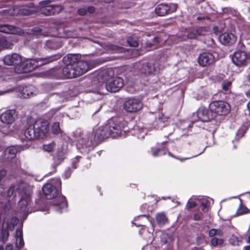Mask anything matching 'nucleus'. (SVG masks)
I'll return each instance as SVG.
<instances>
[{
  "label": "nucleus",
  "mask_w": 250,
  "mask_h": 250,
  "mask_svg": "<svg viewBox=\"0 0 250 250\" xmlns=\"http://www.w3.org/2000/svg\"><path fill=\"white\" fill-rule=\"evenodd\" d=\"M66 64L65 72L67 79L78 77L86 73L89 68L86 62L81 60L79 54H68L63 58Z\"/></svg>",
  "instance_id": "obj_1"
},
{
  "label": "nucleus",
  "mask_w": 250,
  "mask_h": 250,
  "mask_svg": "<svg viewBox=\"0 0 250 250\" xmlns=\"http://www.w3.org/2000/svg\"><path fill=\"white\" fill-rule=\"evenodd\" d=\"M62 184L60 179H52L51 183H47L42 187V192L45 197L49 200L56 197L58 194L57 188Z\"/></svg>",
  "instance_id": "obj_2"
},
{
  "label": "nucleus",
  "mask_w": 250,
  "mask_h": 250,
  "mask_svg": "<svg viewBox=\"0 0 250 250\" xmlns=\"http://www.w3.org/2000/svg\"><path fill=\"white\" fill-rule=\"evenodd\" d=\"M209 110L212 112L213 114H218L219 115H227L230 110L229 104L223 101H215L212 102L209 106Z\"/></svg>",
  "instance_id": "obj_3"
},
{
  "label": "nucleus",
  "mask_w": 250,
  "mask_h": 250,
  "mask_svg": "<svg viewBox=\"0 0 250 250\" xmlns=\"http://www.w3.org/2000/svg\"><path fill=\"white\" fill-rule=\"evenodd\" d=\"M50 0H46L41 1V11L46 16H51L60 13L63 9L62 7L60 5L50 4Z\"/></svg>",
  "instance_id": "obj_4"
},
{
  "label": "nucleus",
  "mask_w": 250,
  "mask_h": 250,
  "mask_svg": "<svg viewBox=\"0 0 250 250\" xmlns=\"http://www.w3.org/2000/svg\"><path fill=\"white\" fill-rule=\"evenodd\" d=\"M214 118V115L210 110L208 111L205 107H201L196 113H193L190 121L192 124H194L200 119L203 122H207L212 120Z\"/></svg>",
  "instance_id": "obj_5"
},
{
  "label": "nucleus",
  "mask_w": 250,
  "mask_h": 250,
  "mask_svg": "<svg viewBox=\"0 0 250 250\" xmlns=\"http://www.w3.org/2000/svg\"><path fill=\"white\" fill-rule=\"evenodd\" d=\"M16 189L19 191L21 195V199L19 202V205L22 209L27 206L30 200L31 192L30 190L27 189L25 185L23 183H21L16 187Z\"/></svg>",
  "instance_id": "obj_6"
},
{
  "label": "nucleus",
  "mask_w": 250,
  "mask_h": 250,
  "mask_svg": "<svg viewBox=\"0 0 250 250\" xmlns=\"http://www.w3.org/2000/svg\"><path fill=\"white\" fill-rule=\"evenodd\" d=\"M232 60L236 66H244L250 61V55L245 51H237L233 53Z\"/></svg>",
  "instance_id": "obj_7"
},
{
  "label": "nucleus",
  "mask_w": 250,
  "mask_h": 250,
  "mask_svg": "<svg viewBox=\"0 0 250 250\" xmlns=\"http://www.w3.org/2000/svg\"><path fill=\"white\" fill-rule=\"evenodd\" d=\"M176 9L177 5L175 4L161 3L156 7L155 11L158 16H164L175 12Z\"/></svg>",
  "instance_id": "obj_8"
},
{
  "label": "nucleus",
  "mask_w": 250,
  "mask_h": 250,
  "mask_svg": "<svg viewBox=\"0 0 250 250\" xmlns=\"http://www.w3.org/2000/svg\"><path fill=\"white\" fill-rule=\"evenodd\" d=\"M143 107L141 101L134 98L127 100L124 104V108L128 112H136Z\"/></svg>",
  "instance_id": "obj_9"
},
{
  "label": "nucleus",
  "mask_w": 250,
  "mask_h": 250,
  "mask_svg": "<svg viewBox=\"0 0 250 250\" xmlns=\"http://www.w3.org/2000/svg\"><path fill=\"white\" fill-rule=\"evenodd\" d=\"M39 65L36 59H26L21 62L19 67L21 68L19 73H27L35 69Z\"/></svg>",
  "instance_id": "obj_10"
},
{
  "label": "nucleus",
  "mask_w": 250,
  "mask_h": 250,
  "mask_svg": "<svg viewBox=\"0 0 250 250\" xmlns=\"http://www.w3.org/2000/svg\"><path fill=\"white\" fill-rule=\"evenodd\" d=\"M17 116L15 110H8L0 115V119L2 123L9 125L14 122Z\"/></svg>",
  "instance_id": "obj_11"
},
{
  "label": "nucleus",
  "mask_w": 250,
  "mask_h": 250,
  "mask_svg": "<svg viewBox=\"0 0 250 250\" xmlns=\"http://www.w3.org/2000/svg\"><path fill=\"white\" fill-rule=\"evenodd\" d=\"M215 60V57L212 54L209 52H204L200 54L198 57V62L203 66L210 65Z\"/></svg>",
  "instance_id": "obj_12"
},
{
  "label": "nucleus",
  "mask_w": 250,
  "mask_h": 250,
  "mask_svg": "<svg viewBox=\"0 0 250 250\" xmlns=\"http://www.w3.org/2000/svg\"><path fill=\"white\" fill-rule=\"evenodd\" d=\"M4 64L7 65H16L21 63V56L16 53L6 55L3 58Z\"/></svg>",
  "instance_id": "obj_13"
},
{
  "label": "nucleus",
  "mask_w": 250,
  "mask_h": 250,
  "mask_svg": "<svg viewBox=\"0 0 250 250\" xmlns=\"http://www.w3.org/2000/svg\"><path fill=\"white\" fill-rule=\"evenodd\" d=\"M208 30L207 27H200L189 31L187 34V37L190 39H198L201 36L207 35Z\"/></svg>",
  "instance_id": "obj_14"
},
{
  "label": "nucleus",
  "mask_w": 250,
  "mask_h": 250,
  "mask_svg": "<svg viewBox=\"0 0 250 250\" xmlns=\"http://www.w3.org/2000/svg\"><path fill=\"white\" fill-rule=\"evenodd\" d=\"M220 42L224 45H230L236 41V37L232 33H224L219 37Z\"/></svg>",
  "instance_id": "obj_15"
},
{
  "label": "nucleus",
  "mask_w": 250,
  "mask_h": 250,
  "mask_svg": "<svg viewBox=\"0 0 250 250\" xmlns=\"http://www.w3.org/2000/svg\"><path fill=\"white\" fill-rule=\"evenodd\" d=\"M124 85V81L121 77H113L110 78V92H116Z\"/></svg>",
  "instance_id": "obj_16"
},
{
  "label": "nucleus",
  "mask_w": 250,
  "mask_h": 250,
  "mask_svg": "<svg viewBox=\"0 0 250 250\" xmlns=\"http://www.w3.org/2000/svg\"><path fill=\"white\" fill-rule=\"evenodd\" d=\"M108 137L107 132L105 130L104 126H100L96 131L94 141L95 144H97Z\"/></svg>",
  "instance_id": "obj_17"
},
{
  "label": "nucleus",
  "mask_w": 250,
  "mask_h": 250,
  "mask_svg": "<svg viewBox=\"0 0 250 250\" xmlns=\"http://www.w3.org/2000/svg\"><path fill=\"white\" fill-rule=\"evenodd\" d=\"M128 126H113L112 129H110V137L115 138L122 135H125L128 131Z\"/></svg>",
  "instance_id": "obj_18"
},
{
  "label": "nucleus",
  "mask_w": 250,
  "mask_h": 250,
  "mask_svg": "<svg viewBox=\"0 0 250 250\" xmlns=\"http://www.w3.org/2000/svg\"><path fill=\"white\" fill-rule=\"evenodd\" d=\"M65 69V66L63 67L54 68L49 71V74L56 79H67Z\"/></svg>",
  "instance_id": "obj_19"
},
{
  "label": "nucleus",
  "mask_w": 250,
  "mask_h": 250,
  "mask_svg": "<svg viewBox=\"0 0 250 250\" xmlns=\"http://www.w3.org/2000/svg\"><path fill=\"white\" fill-rule=\"evenodd\" d=\"M92 135L89 134L85 135L83 138L78 140V145L81 146L82 147H90L92 145H97L92 139Z\"/></svg>",
  "instance_id": "obj_20"
},
{
  "label": "nucleus",
  "mask_w": 250,
  "mask_h": 250,
  "mask_svg": "<svg viewBox=\"0 0 250 250\" xmlns=\"http://www.w3.org/2000/svg\"><path fill=\"white\" fill-rule=\"evenodd\" d=\"M66 150L63 147L59 148L54 156V160L56 165L61 164L65 158Z\"/></svg>",
  "instance_id": "obj_21"
},
{
  "label": "nucleus",
  "mask_w": 250,
  "mask_h": 250,
  "mask_svg": "<svg viewBox=\"0 0 250 250\" xmlns=\"http://www.w3.org/2000/svg\"><path fill=\"white\" fill-rule=\"evenodd\" d=\"M38 11L37 8L35 5L30 3L29 6H24L19 10V13L21 15L27 16L36 13Z\"/></svg>",
  "instance_id": "obj_22"
},
{
  "label": "nucleus",
  "mask_w": 250,
  "mask_h": 250,
  "mask_svg": "<svg viewBox=\"0 0 250 250\" xmlns=\"http://www.w3.org/2000/svg\"><path fill=\"white\" fill-rule=\"evenodd\" d=\"M45 47L49 49H57L61 47L62 43L60 39H55L47 41L45 44Z\"/></svg>",
  "instance_id": "obj_23"
},
{
  "label": "nucleus",
  "mask_w": 250,
  "mask_h": 250,
  "mask_svg": "<svg viewBox=\"0 0 250 250\" xmlns=\"http://www.w3.org/2000/svg\"><path fill=\"white\" fill-rule=\"evenodd\" d=\"M49 126H35V132L37 139L42 138L49 130Z\"/></svg>",
  "instance_id": "obj_24"
},
{
  "label": "nucleus",
  "mask_w": 250,
  "mask_h": 250,
  "mask_svg": "<svg viewBox=\"0 0 250 250\" xmlns=\"http://www.w3.org/2000/svg\"><path fill=\"white\" fill-rule=\"evenodd\" d=\"M24 138L27 140L37 139L35 132V126H29L24 133Z\"/></svg>",
  "instance_id": "obj_25"
},
{
  "label": "nucleus",
  "mask_w": 250,
  "mask_h": 250,
  "mask_svg": "<svg viewBox=\"0 0 250 250\" xmlns=\"http://www.w3.org/2000/svg\"><path fill=\"white\" fill-rule=\"evenodd\" d=\"M59 201L57 203H54L53 205L56 207V210L59 213L62 212V209L67 207V203L65 201V198L63 196L59 197Z\"/></svg>",
  "instance_id": "obj_26"
},
{
  "label": "nucleus",
  "mask_w": 250,
  "mask_h": 250,
  "mask_svg": "<svg viewBox=\"0 0 250 250\" xmlns=\"http://www.w3.org/2000/svg\"><path fill=\"white\" fill-rule=\"evenodd\" d=\"M24 245L22 238V231L21 229H18L16 233V245L18 249L22 248Z\"/></svg>",
  "instance_id": "obj_27"
},
{
  "label": "nucleus",
  "mask_w": 250,
  "mask_h": 250,
  "mask_svg": "<svg viewBox=\"0 0 250 250\" xmlns=\"http://www.w3.org/2000/svg\"><path fill=\"white\" fill-rule=\"evenodd\" d=\"M155 217L157 223L160 226H164L168 222V218L164 212L158 213Z\"/></svg>",
  "instance_id": "obj_28"
},
{
  "label": "nucleus",
  "mask_w": 250,
  "mask_h": 250,
  "mask_svg": "<svg viewBox=\"0 0 250 250\" xmlns=\"http://www.w3.org/2000/svg\"><path fill=\"white\" fill-rule=\"evenodd\" d=\"M36 90L32 86H29L23 88L22 96L24 98H29L35 94Z\"/></svg>",
  "instance_id": "obj_29"
},
{
  "label": "nucleus",
  "mask_w": 250,
  "mask_h": 250,
  "mask_svg": "<svg viewBox=\"0 0 250 250\" xmlns=\"http://www.w3.org/2000/svg\"><path fill=\"white\" fill-rule=\"evenodd\" d=\"M16 29L13 26L8 24H2L0 25V32L8 34H15Z\"/></svg>",
  "instance_id": "obj_30"
},
{
  "label": "nucleus",
  "mask_w": 250,
  "mask_h": 250,
  "mask_svg": "<svg viewBox=\"0 0 250 250\" xmlns=\"http://www.w3.org/2000/svg\"><path fill=\"white\" fill-rule=\"evenodd\" d=\"M144 129L145 128H140L139 126L136 125L134 126L133 128L129 131V132L133 135H137L138 133H139L140 134L138 136V137L144 138V135L146 134L145 132Z\"/></svg>",
  "instance_id": "obj_31"
},
{
  "label": "nucleus",
  "mask_w": 250,
  "mask_h": 250,
  "mask_svg": "<svg viewBox=\"0 0 250 250\" xmlns=\"http://www.w3.org/2000/svg\"><path fill=\"white\" fill-rule=\"evenodd\" d=\"M18 151V148L17 146H10L7 148L5 151V154L8 153L9 156H7L8 159H12L16 156V154Z\"/></svg>",
  "instance_id": "obj_32"
},
{
  "label": "nucleus",
  "mask_w": 250,
  "mask_h": 250,
  "mask_svg": "<svg viewBox=\"0 0 250 250\" xmlns=\"http://www.w3.org/2000/svg\"><path fill=\"white\" fill-rule=\"evenodd\" d=\"M138 38L136 36H132L128 38L127 42L132 47H137L139 45Z\"/></svg>",
  "instance_id": "obj_33"
},
{
  "label": "nucleus",
  "mask_w": 250,
  "mask_h": 250,
  "mask_svg": "<svg viewBox=\"0 0 250 250\" xmlns=\"http://www.w3.org/2000/svg\"><path fill=\"white\" fill-rule=\"evenodd\" d=\"M55 146L56 144L55 142L53 141L48 144H43L42 148L44 151L50 152L54 150Z\"/></svg>",
  "instance_id": "obj_34"
},
{
  "label": "nucleus",
  "mask_w": 250,
  "mask_h": 250,
  "mask_svg": "<svg viewBox=\"0 0 250 250\" xmlns=\"http://www.w3.org/2000/svg\"><path fill=\"white\" fill-rule=\"evenodd\" d=\"M9 46L8 42L4 38H0V50L8 48Z\"/></svg>",
  "instance_id": "obj_35"
},
{
  "label": "nucleus",
  "mask_w": 250,
  "mask_h": 250,
  "mask_svg": "<svg viewBox=\"0 0 250 250\" xmlns=\"http://www.w3.org/2000/svg\"><path fill=\"white\" fill-rule=\"evenodd\" d=\"M124 51V48L115 45H110V53H122Z\"/></svg>",
  "instance_id": "obj_36"
},
{
  "label": "nucleus",
  "mask_w": 250,
  "mask_h": 250,
  "mask_svg": "<svg viewBox=\"0 0 250 250\" xmlns=\"http://www.w3.org/2000/svg\"><path fill=\"white\" fill-rule=\"evenodd\" d=\"M61 58V55L57 54L52 56H50L45 58H43L42 60L46 61V63L51 62L54 61H57Z\"/></svg>",
  "instance_id": "obj_37"
},
{
  "label": "nucleus",
  "mask_w": 250,
  "mask_h": 250,
  "mask_svg": "<svg viewBox=\"0 0 250 250\" xmlns=\"http://www.w3.org/2000/svg\"><path fill=\"white\" fill-rule=\"evenodd\" d=\"M231 82L229 81H224L222 84V89L226 93L229 91Z\"/></svg>",
  "instance_id": "obj_38"
},
{
  "label": "nucleus",
  "mask_w": 250,
  "mask_h": 250,
  "mask_svg": "<svg viewBox=\"0 0 250 250\" xmlns=\"http://www.w3.org/2000/svg\"><path fill=\"white\" fill-rule=\"evenodd\" d=\"M223 243V240L222 239L213 237L211 240V244L214 247L221 246Z\"/></svg>",
  "instance_id": "obj_39"
},
{
  "label": "nucleus",
  "mask_w": 250,
  "mask_h": 250,
  "mask_svg": "<svg viewBox=\"0 0 250 250\" xmlns=\"http://www.w3.org/2000/svg\"><path fill=\"white\" fill-rule=\"evenodd\" d=\"M248 129V127L247 126H241L238 130L236 133V136L238 137H242Z\"/></svg>",
  "instance_id": "obj_40"
},
{
  "label": "nucleus",
  "mask_w": 250,
  "mask_h": 250,
  "mask_svg": "<svg viewBox=\"0 0 250 250\" xmlns=\"http://www.w3.org/2000/svg\"><path fill=\"white\" fill-rule=\"evenodd\" d=\"M237 211L238 214H243L247 213L248 212V209L246 207L243 206L241 204Z\"/></svg>",
  "instance_id": "obj_41"
},
{
  "label": "nucleus",
  "mask_w": 250,
  "mask_h": 250,
  "mask_svg": "<svg viewBox=\"0 0 250 250\" xmlns=\"http://www.w3.org/2000/svg\"><path fill=\"white\" fill-rule=\"evenodd\" d=\"M165 152H164V151L163 149L159 148L157 149L153 152V155L155 157L165 155Z\"/></svg>",
  "instance_id": "obj_42"
},
{
  "label": "nucleus",
  "mask_w": 250,
  "mask_h": 250,
  "mask_svg": "<svg viewBox=\"0 0 250 250\" xmlns=\"http://www.w3.org/2000/svg\"><path fill=\"white\" fill-rule=\"evenodd\" d=\"M52 132L54 134H58L61 131L60 126H51Z\"/></svg>",
  "instance_id": "obj_43"
},
{
  "label": "nucleus",
  "mask_w": 250,
  "mask_h": 250,
  "mask_svg": "<svg viewBox=\"0 0 250 250\" xmlns=\"http://www.w3.org/2000/svg\"><path fill=\"white\" fill-rule=\"evenodd\" d=\"M15 187L13 186L9 187L7 190V195L9 197L11 196L14 194V192H15Z\"/></svg>",
  "instance_id": "obj_44"
},
{
  "label": "nucleus",
  "mask_w": 250,
  "mask_h": 250,
  "mask_svg": "<svg viewBox=\"0 0 250 250\" xmlns=\"http://www.w3.org/2000/svg\"><path fill=\"white\" fill-rule=\"evenodd\" d=\"M196 206V202L194 201H188L187 203V207L188 208H192Z\"/></svg>",
  "instance_id": "obj_45"
},
{
  "label": "nucleus",
  "mask_w": 250,
  "mask_h": 250,
  "mask_svg": "<svg viewBox=\"0 0 250 250\" xmlns=\"http://www.w3.org/2000/svg\"><path fill=\"white\" fill-rule=\"evenodd\" d=\"M196 242L198 245H200L203 243L204 239L203 236H198L196 238Z\"/></svg>",
  "instance_id": "obj_46"
},
{
  "label": "nucleus",
  "mask_w": 250,
  "mask_h": 250,
  "mask_svg": "<svg viewBox=\"0 0 250 250\" xmlns=\"http://www.w3.org/2000/svg\"><path fill=\"white\" fill-rule=\"evenodd\" d=\"M202 216V213H195L193 216V219L194 220L198 221L201 219Z\"/></svg>",
  "instance_id": "obj_47"
},
{
  "label": "nucleus",
  "mask_w": 250,
  "mask_h": 250,
  "mask_svg": "<svg viewBox=\"0 0 250 250\" xmlns=\"http://www.w3.org/2000/svg\"><path fill=\"white\" fill-rule=\"evenodd\" d=\"M87 11L84 8H80L78 10V13L80 15L83 16L86 14Z\"/></svg>",
  "instance_id": "obj_48"
},
{
  "label": "nucleus",
  "mask_w": 250,
  "mask_h": 250,
  "mask_svg": "<svg viewBox=\"0 0 250 250\" xmlns=\"http://www.w3.org/2000/svg\"><path fill=\"white\" fill-rule=\"evenodd\" d=\"M215 229H211L208 232V235L210 237H213L215 235H216V232H215Z\"/></svg>",
  "instance_id": "obj_49"
},
{
  "label": "nucleus",
  "mask_w": 250,
  "mask_h": 250,
  "mask_svg": "<svg viewBox=\"0 0 250 250\" xmlns=\"http://www.w3.org/2000/svg\"><path fill=\"white\" fill-rule=\"evenodd\" d=\"M216 235H218L219 236H223L224 233L223 231L221 229H215Z\"/></svg>",
  "instance_id": "obj_50"
},
{
  "label": "nucleus",
  "mask_w": 250,
  "mask_h": 250,
  "mask_svg": "<svg viewBox=\"0 0 250 250\" xmlns=\"http://www.w3.org/2000/svg\"><path fill=\"white\" fill-rule=\"evenodd\" d=\"M197 19L199 21H202L204 20H209L210 18L208 16H199L197 17Z\"/></svg>",
  "instance_id": "obj_51"
},
{
  "label": "nucleus",
  "mask_w": 250,
  "mask_h": 250,
  "mask_svg": "<svg viewBox=\"0 0 250 250\" xmlns=\"http://www.w3.org/2000/svg\"><path fill=\"white\" fill-rule=\"evenodd\" d=\"M28 119L29 121L27 123L30 124V125H34L35 124H39V123H38L39 121L34 122V121L31 118H28Z\"/></svg>",
  "instance_id": "obj_52"
},
{
  "label": "nucleus",
  "mask_w": 250,
  "mask_h": 250,
  "mask_svg": "<svg viewBox=\"0 0 250 250\" xmlns=\"http://www.w3.org/2000/svg\"><path fill=\"white\" fill-rule=\"evenodd\" d=\"M9 236V232L7 230H4L2 232L3 239L6 238Z\"/></svg>",
  "instance_id": "obj_53"
},
{
  "label": "nucleus",
  "mask_w": 250,
  "mask_h": 250,
  "mask_svg": "<svg viewBox=\"0 0 250 250\" xmlns=\"http://www.w3.org/2000/svg\"><path fill=\"white\" fill-rule=\"evenodd\" d=\"M94 10H95V8L93 6H90V7H88L87 9L86 10V11H88V12H89L90 13H92L94 12Z\"/></svg>",
  "instance_id": "obj_54"
},
{
  "label": "nucleus",
  "mask_w": 250,
  "mask_h": 250,
  "mask_svg": "<svg viewBox=\"0 0 250 250\" xmlns=\"http://www.w3.org/2000/svg\"><path fill=\"white\" fill-rule=\"evenodd\" d=\"M13 247L12 245H8L5 247V250H13Z\"/></svg>",
  "instance_id": "obj_55"
},
{
  "label": "nucleus",
  "mask_w": 250,
  "mask_h": 250,
  "mask_svg": "<svg viewBox=\"0 0 250 250\" xmlns=\"http://www.w3.org/2000/svg\"><path fill=\"white\" fill-rule=\"evenodd\" d=\"M201 205H202V206L203 208V209H205V208H207V203H204V202H202L201 203Z\"/></svg>",
  "instance_id": "obj_56"
},
{
  "label": "nucleus",
  "mask_w": 250,
  "mask_h": 250,
  "mask_svg": "<svg viewBox=\"0 0 250 250\" xmlns=\"http://www.w3.org/2000/svg\"><path fill=\"white\" fill-rule=\"evenodd\" d=\"M191 250H205L202 248L194 247Z\"/></svg>",
  "instance_id": "obj_57"
},
{
  "label": "nucleus",
  "mask_w": 250,
  "mask_h": 250,
  "mask_svg": "<svg viewBox=\"0 0 250 250\" xmlns=\"http://www.w3.org/2000/svg\"><path fill=\"white\" fill-rule=\"evenodd\" d=\"M243 250H250V246H245L243 248Z\"/></svg>",
  "instance_id": "obj_58"
},
{
  "label": "nucleus",
  "mask_w": 250,
  "mask_h": 250,
  "mask_svg": "<svg viewBox=\"0 0 250 250\" xmlns=\"http://www.w3.org/2000/svg\"><path fill=\"white\" fill-rule=\"evenodd\" d=\"M246 242L250 244V235L248 236V237L246 240Z\"/></svg>",
  "instance_id": "obj_59"
},
{
  "label": "nucleus",
  "mask_w": 250,
  "mask_h": 250,
  "mask_svg": "<svg viewBox=\"0 0 250 250\" xmlns=\"http://www.w3.org/2000/svg\"><path fill=\"white\" fill-rule=\"evenodd\" d=\"M247 106H248V109L249 110V114H250V102L248 104Z\"/></svg>",
  "instance_id": "obj_60"
},
{
  "label": "nucleus",
  "mask_w": 250,
  "mask_h": 250,
  "mask_svg": "<svg viewBox=\"0 0 250 250\" xmlns=\"http://www.w3.org/2000/svg\"><path fill=\"white\" fill-rule=\"evenodd\" d=\"M188 158H183V159H179L181 161H183L186 160H188Z\"/></svg>",
  "instance_id": "obj_61"
},
{
  "label": "nucleus",
  "mask_w": 250,
  "mask_h": 250,
  "mask_svg": "<svg viewBox=\"0 0 250 250\" xmlns=\"http://www.w3.org/2000/svg\"><path fill=\"white\" fill-rule=\"evenodd\" d=\"M146 74H151L152 73L151 71H148L147 72H145Z\"/></svg>",
  "instance_id": "obj_62"
},
{
  "label": "nucleus",
  "mask_w": 250,
  "mask_h": 250,
  "mask_svg": "<svg viewBox=\"0 0 250 250\" xmlns=\"http://www.w3.org/2000/svg\"><path fill=\"white\" fill-rule=\"evenodd\" d=\"M205 149H206V148H205L203 149V150L201 152H200V153H199L198 154H197L196 156L199 155H200V154H202L203 152H204V151L205 150Z\"/></svg>",
  "instance_id": "obj_63"
},
{
  "label": "nucleus",
  "mask_w": 250,
  "mask_h": 250,
  "mask_svg": "<svg viewBox=\"0 0 250 250\" xmlns=\"http://www.w3.org/2000/svg\"><path fill=\"white\" fill-rule=\"evenodd\" d=\"M162 242L164 243V244H166L167 242V241L166 240H162Z\"/></svg>",
  "instance_id": "obj_64"
}]
</instances>
